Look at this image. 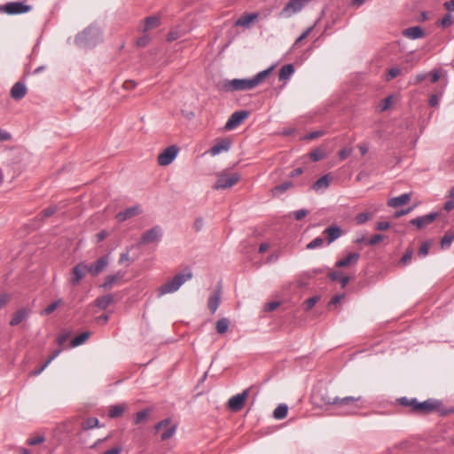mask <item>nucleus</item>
Returning <instances> with one entry per match:
<instances>
[{
  "label": "nucleus",
  "instance_id": "obj_49",
  "mask_svg": "<svg viewBox=\"0 0 454 454\" xmlns=\"http://www.w3.org/2000/svg\"><path fill=\"white\" fill-rule=\"evenodd\" d=\"M175 432H176V426L170 427L169 428H168L165 432H163L161 434V436H160L161 440L165 441V440L171 438L174 435Z\"/></svg>",
  "mask_w": 454,
  "mask_h": 454
},
{
  "label": "nucleus",
  "instance_id": "obj_61",
  "mask_svg": "<svg viewBox=\"0 0 454 454\" xmlns=\"http://www.w3.org/2000/svg\"><path fill=\"white\" fill-rule=\"evenodd\" d=\"M169 423H170L169 419H163L155 425L154 429L156 432H158L162 427H167Z\"/></svg>",
  "mask_w": 454,
  "mask_h": 454
},
{
  "label": "nucleus",
  "instance_id": "obj_51",
  "mask_svg": "<svg viewBox=\"0 0 454 454\" xmlns=\"http://www.w3.org/2000/svg\"><path fill=\"white\" fill-rule=\"evenodd\" d=\"M313 27H308L294 42V47L297 46L303 39H305L313 30Z\"/></svg>",
  "mask_w": 454,
  "mask_h": 454
},
{
  "label": "nucleus",
  "instance_id": "obj_29",
  "mask_svg": "<svg viewBox=\"0 0 454 454\" xmlns=\"http://www.w3.org/2000/svg\"><path fill=\"white\" fill-rule=\"evenodd\" d=\"M114 301L113 294H106L96 300V305L101 309H106Z\"/></svg>",
  "mask_w": 454,
  "mask_h": 454
},
{
  "label": "nucleus",
  "instance_id": "obj_37",
  "mask_svg": "<svg viewBox=\"0 0 454 454\" xmlns=\"http://www.w3.org/2000/svg\"><path fill=\"white\" fill-rule=\"evenodd\" d=\"M99 427V421L97 418L91 417L85 419L82 424L83 430H90Z\"/></svg>",
  "mask_w": 454,
  "mask_h": 454
},
{
  "label": "nucleus",
  "instance_id": "obj_6",
  "mask_svg": "<svg viewBox=\"0 0 454 454\" xmlns=\"http://www.w3.org/2000/svg\"><path fill=\"white\" fill-rule=\"evenodd\" d=\"M361 400V396H346V397H333L329 399L328 403H333L338 408H346L348 413L353 411V409L359 408L356 404Z\"/></svg>",
  "mask_w": 454,
  "mask_h": 454
},
{
  "label": "nucleus",
  "instance_id": "obj_13",
  "mask_svg": "<svg viewBox=\"0 0 454 454\" xmlns=\"http://www.w3.org/2000/svg\"><path fill=\"white\" fill-rule=\"evenodd\" d=\"M438 215L439 214L437 212H432L411 220L410 223L420 230L431 224L438 217Z\"/></svg>",
  "mask_w": 454,
  "mask_h": 454
},
{
  "label": "nucleus",
  "instance_id": "obj_60",
  "mask_svg": "<svg viewBox=\"0 0 454 454\" xmlns=\"http://www.w3.org/2000/svg\"><path fill=\"white\" fill-rule=\"evenodd\" d=\"M342 295H335L333 296L328 303V308L331 309L333 306H337L342 299Z\"/></svg>",
  "mask_w": 454,
  "mask_h": 454
},
{
  "label": "nucleus",
  "instance_id": "obj_1",
  "mask_svg": "<svg viewBox=\"0 0 454 454\" xmlns=\"http://www.w3.org/2000/svg\"><path fill=\"white\" fill-rule=\"evenodd\" d=\"M274 67H270L259 72L253 78L226 80L222 84V90L224 92H234L250 90L260 85L270 74Z\"/></svg>",
  "mask_w": 454,
  "mask_h": 454
},
{
  "label": "nucleus",
  "instance_id": "obj_36",
  "mask_svg": "<svg viewBox=\"0 0 454 454\" xmlns=\"http://www.w3.org/2000/svg\"><path fill=\"white\" fill-rule=\"evenodd\" d=\"M63 304V301L61 299H59L52 303L49 304L43 310H42L41 315L42 316H48L51 314L53 311H55L59 306Z\"/></svg>",
  "mask_w": 454,
  "mask_h": 454
},
{
  "label": "nucleus",
  "instance_id": "obj_19",
  "mask_svg": "<svg viewBox=\"0 0 454 454\" xmlns=\"http://www.w3.org/2000/svg\"><path fill=\"white\" fill-rule=\"evenodd\" d=\"M331 180L330 175L325 174L313 184L312 189L317 193L324 192L330 186Z\"/></svg>",
  "mask_w": 454,
  "mask_h": 454
},
{
  "label": "nucleus",
  "instance_id": "obj_46",
  "mask_svg": "<svg viewBox=\"0 0 454 454\" xmlns=\"http://www.w3.org/2000/svg\"><path fill=\"white\" fill-rule=\"evenodd\" d=\"M150 41L151 37L144 33V35L137 40V45L138 47H145L150 43Z\"/></svg>",
  "mask_w": 454,
  "mask_h": 454
},
{
  "label": "nucleus",
  "instance_id": "obj_63",
  "mask_svg": "<svg viewBox=\"0 0 454 454\" xmlns=\"http://www.w3.org/2000/svg\"><path fill=\"white\" fill-rule=\"evenodd\" d=\"M427 74H419L414 77V80L412 82L413 84H419L421 82H423L427 78Z\"/></svg>",
  "mask_w": 454,
  "mask_h": 454
},
{
  "label": "nucleus",
  "instance_id": "obj_9",
  "mask_svg": "<svg viewBox=\"0 0 454 454\" xmlns=\"http://www.w3.org/2000/svg\"><path fill=\"white\" fill-rule=\"evenodd\" d=\"M31 9L30 5L25 4L22 2H12L3 6V12L10 15L26 13Z\"/></svg>",
  "mask_w": 454,
  "mask_h": 454
},
{
  "label": "nucleus",
  "instance_id": "obj_12",
  "mask_svg": "<svg viewBox=\"0 0 454 454\" xmlns=\"http://www.w3.org/2000/svg\"><path fill=\"white\" fill-rule=\"evenodd\" d=\"M440 404V402L434 399H428L424 402H418L416 399V403L414 405L413 411L421 413H429L434 411Z\"/></svg>",
  "mask_w": 454,
  "mask_h": 454
},
{
  "label": "nucleus",
  "instance_id": "obj_22",
  "mask_svg": "<svg viewBox=\"0 0 454 454\" xmlns=\"http://www.w3.org/2000/svg\"><path fill=\"white\" fill-rule=\"evenodd\" d=\"M30 314V309L26 308H21L18 309L12 316L10 325L12 326L18 325L22 321L26 320Z\"/></svg>",
  "mask_w": 454,
  "mask_h": 454
},
{
  "label": "nucleus",
  "instance_id": "obj_28",
  "mask_svg": "<svg viewBox=\"0 0 454 454\" xmlns=\"http://www.w3.org/2000/svg\"><path fill=\"white\" fill-rule=\"evenodd\" d=\"M221 300V292L220 290L215 291L208 298V309L212 313H215L219 307Z\"/></svg>",
  "mask_w": 454,
  "mask_h": 454
},
{
  "label": "nucleus",
  "instance_id": "obj_45",
  "mask_svg": "<svg viewBox=\"0 0 454 454\" xmlns=\"http://www.w3.org/2000/svg\"><path fill=\"white\" fill-rule=\"evenodd\" d=\"M401 73L402 70L399 67H392L388 70L386 79L387 81H390L398 76Z\"/></svg>",
  "mask_w": 454,
  "mask_h": 454
},
{
  "label": "nucleus",
  "instance_id": "obj_24",
  "mask_svg": "<svg viewBox=\"0 0 454 454\" xmlns=\"http://www.w3.org/2000/svg\"><path fill=\"white\" fill-rule=\"evenodd\" d=\"M403 35L409 39L415 40L424 37L425 33L420 27L415 26L404 29Z\"/></svg>",
  "mask_w": 454,
  "mask_h": 454
},
{
  "label": "nucleus",
  "instance_id": "obj_25",
  "mask_svg": "<svg viewBox=\"0 0 454 454\" xmlns=\"http://www.w3.org/2000/svg\"><path fill=\"white\" fill-rule=\"evenodd\" d=\"M257 18L258 14L256 12L244 14L235 21V26L244 27H249V25Z\"/></svg>",
  "mask_w": 454,
  "mask_h": 454
},
{
  "label": "nucleus",
  "instance_id": "obj_5",
  "mask_svg": "<svg viewBox=\"0 0 454 454\" xmlns=\"http://www.w3.org/2000/svg\"><path fill=\"white\" fill-rule=\"evenodd\" d=\"M162 234L161 227L155 225L142 234L140 240L137 242V246L158 243L160 241Z\"/></svg>",
  "mask_w": 454,
  "mask_h": 454
},
{
  "label": "nucleus",
  "instance_id": "obj_53",
  "mask_svg": "<svg viewBox=\"0 0 454 454\" xmlns=\"http://www.w3.org/2000/svg\"><path fill=\"white\" fill-rule=\"evenodd\" d=\"M385 239V236L382 235V234H376L374 236H372L369 240H368V244L370 246H375L377 245L378 243L381 242L383 239Z\"/></svg>",
  "mask_w": 454,
  "mask_h": 454
},
{
  "label": "nucleus",
  "instance_id": "obj_39",
  "mask_svg": "<svg viewBox=\"0 0 454 454\" xmlns=\"http://www.w3.org/2000/svg\"><path fill=\"white\" fill-rule=\"evenodd\" d=\"M149 414H150V411L149 410H143L141 411H138L135 415L134 423L136 425H138V424L144 422L145 420L147 419Z\"/></svg>",
  "mask_w": 454,
  "mask_h": 454
},
{
  "label": "nucleus",
  "instance_id": "obj_23",
  "mask_svg": "<svg viewBox=\"0 0 454 454\" xmlns=\"http://www.w3.org/2000/svg\"><path fill=\"white\" fill-rule=\"evenodd\" d=\"M360 258V254L358 253H349L345 258L339 260L336 262V267L345 268L351 264H356Z\"/></svg>",
  "mask_w": 454,
  "mask_h": 454
},
{
  "label": "nucleus",
  "instance_id": "obj_62",
  "mask_svg": "<svg viewBox=\"0 0 454 454\" xmlns=\"http://www.w3.org/2000/svg\"><path fill=\"white\" fill-rule=\"evenodd\" d=\"M122 448L121 446H115L112 449L104 451L102 454H120Z\"/></svg>",
  "mask_w": 454,
  "mask_h": 454
},
{
  "label": "nucleus",
  "instance_id": "obj_33",
  "mask_svg": "<svg viewBox=\"0 0 454 454\" xmlns=\"http://www.w3.org/2000/svg\"><path fill=\"white\" fill-rule=\"evenodd\" d=\"M90 336V332L82 333L81 334L77 335L71 340V346L74 348L83 344L89 339Z\"/></svg>",
  "mask_w": 454,
  "mask_h": 454
},
{
  "label": "nucleus",
  "instance_id": "obj_42",
  "mask_svg": "<svg viewBox=\"0 0 454 454\" xmlns=\"http://www.w3.org/2000/svg\"><path fill=\"white\" fill-rule=\"evenodd\" d=\"M438 23L442 27H450L453 23V19H452V15L450 14V13H447L445 14L442 20H440L438 21Z\"/></svg>",
  "mask_w": 454,
  "mask_h": 454
},
{
  "label": "nucleus",
  "instance_id": "obj_57",
  "mask_svg": "<svg viewBox=\"0 0 454 454\" xmlns=\"http://www.w3.org/2000/svg\"><path fill=\"white\" fill-rule=\"evenodd\" d=\"M307 215H308V210H306V209H300V210L294 212V216L298 221L304 218Z\"/></svg>",
  "mask_w": 454,
  "mask_h": 454
},
{
  "label": "nucleus",
  "instance_id": "obj_34",
  "mask_svg": "<svg viewBox=\"0 0 454 454\" xmlns=\"http://www.w3.org/2000/svg\"><path fill=\"white\" fill-rule=\"evenodd\" d=\"M288 407L286 404H279L273 411V417L276 419H283L286 417Z\"/></svg>",
  "mask_w": 454,
  "mask_h": 454
},
{
  "label": "nucleus",
  "instance_id": "obj_16",
  "mask_svg": "<svg viewBox=\"0 0 454 454\" xmlns=\"http://www.w3.org/2000/svg\"><path fill=\"white\" fill-rule=\"evenodd\" d=\"M109 263V256L104 255L98 259L94 263L91 265H88L89 273H90L92 276H98L99 273H101L108 265Z\"/></svg>",
  "mask_w": 454,
  "mask_h": 454
},
{
  "label": "nucleus",
  "instance_id": "obj_64",
  "mask_svg": "<svg viewBox=\"0 0 454 454\" xmlns=\"http://www.w3.org/2000/svg\"><path fill=\"white\" fill-rule=\"evenodd\" d=\"M443 7L448 12H454V0L447 1L443 4Z\"/></svg>",
  "mask_w": 454,
  "mask_h": 454
},
{
  "label": "nucleus",
  "instance_id": "obj_35",
  "mask_svg": "<svg viewBox=\"0 0 454 454\" xmlns=\"http://www.w3.org/2000/svg\"><path fill=\"white\" fill-rule=\"evenodd\" d=\"M454 240V231H448L441 240V247L442 248H448Z\"/></svg>",
  "mask_w": 454,
  "mask_h": 454
},
{
  "label": "nucleus",
  "instance_id": "obj_56",
  "mask_svg": "<svg viewBox=\"0 0 454 454\" xmlns=\"http://www.w3.org/2000/svg\"><path fill=\"white\" fill-rule=\"evenodd\" d=\"M352 153V148H344L339 152L340 160H343Z\"/></svg>",
  "mask_w": 454,
  "mask_h": 454
},
{
  "label": "nucleus",
  "instance_id": "obj_59",
  "mask_svg": "<svg viewBox=\"0 0 454 454\" xmlns=\"http://www.w3.org/2000/svg\"><path fill=\"white\" fill-rule=\"evenodd\" d=\"M11 138L12 135L8 131L0 129V142L9 141Z\"/></svg>",
  "mask_w": 454,
  "mask_h": 454
},
{
  "label": "nucleus",
  "instance_id": "obj_38",
  "mask_svg": "<svg viewBox=\"0 0 454 454\" xmlns=\"http://www.w3.org/2000/svg\"><path fill=\"white\" fill-rule=\"evenodd\" d=\"M229 325H230V321L228 318L223 317V318L219 319L216 322V326H215L216 332L220 334L225 333L228 330Z\"/></svg>",
  "mask_w": 454,
  "mask_h": 454
},
{
  "label": "nucleus",
  "instance_id": "obj_20",
  "mask_svg": "<svg viewBox=\"0 0 454 454\" xmlns=\"http://www.w3.org/2000/svg\"><path fill=\"white\" fill-rule=\"evenodd\" d=\"M323 233L326 236L327 243L331 244L341 236L342 230L337 225H331Z\"/></svg>",
  "mask_w": 454,
  "mask_h": 454
},
{
  "label": "nucleus",
  "instance_id": "obj_47",
  "mask_svg": "<svg viewBox=\"0 0 454 454\" xmlns=\"http://www.w3.org/2000/svg\"><path fill=\"white\" fill-rule=\"evenodd\" d=\"M324 244V239L320 237L314 239L311 242L307 245L308 249H315L321 247Z\"/></svg>",
  "mask_w": 454,
  "mask_h": 454
},
{
  "label": "nucleus",
  "instance_id": "obj_32",
  "mask_svg": "<svg viewBox=\"0 0 454 454\" xmlns=\"http://www.w3.org/2000/svg\"><path fill=\"white\" fill-rule=\"evenodd\" d=\"M292 186H293V182L286 181V182L282 183L281 184L275 186L272 189V193L274 196L280 195V194L286 192Z\"/></svg>",
  "mask_w": 454,
  "mask_h": 454
},
{
  "label": "nucleus",
  "instance_id": "obj_2",
  "mask_svg": "<svg viewBox=\"0 0 454 454\" xmlns=\"http://www.w3.org/2000/svg\"><path fill=\"white\" fill-rule=\"evenodd\" d=\"M192 271L185 268L182 272L177 273L173 278L167 281L158 288V295L163 296L176 292L182 285L192 278Z\"/></svg>",
  "mask_w": 454,
  "mask_h": 454
},
{
  "label": "nucleus",
  "instance_id": "obj_11",
  "mask_svg": "<svg viewBox=\"0 0 454 454\" xmlns=\"http://www.w3.org/2000/svg\"><path fill=\"white\" fill-rule=\"evenodd\" d=\"M247 116V111L234 112L226 121L224 129L226 130H232L236 129Z\"/></svg>",
  "mask_w": 454,
  "mask_h": 454
},
{
  "label": "nucleus",
  "instance_id": "obj_14",
  "mask_svg": "<svg viewBox=\"0 0 454 454\" xmlns=\"http://www.w3.org/2000/svg\"><path fill=\"white\" fill-rule=\"evenodd\" d=\"M310 0H291L287 3V4L284 7L283 12L286 16H291L300 11H301L304 6L309 4Z\"/></svg>",
  "mask_w": 454,
  "mask_h": 454
},
{
  "label": "nucleus",
  "instance_id": "obj_41",
  "mask_svg": "<svg viewBox=\"0 0 454 454\" xmlns=\"http://www.w3.org/2000/svg\"><path fill=\"white\" fill-rule=\"evenodd\" d=\"M397 402L403 406L411 407V410L413 411L414 405L416 403V398L409 399L407 397H401L397 400Z\"/></svg>",
  "mask_w": 454,
  "mask_h": 454
},
{
  "label": "nucleus",
  "instance_id": "obj_48",
  "mask_svg": "<svg viewBox=\"0 0 454 454\" xmlns=\"http://www.w3.org/2000/svg\"><path fill=\"white\" fill-rule=\"evenodd\" d=\"M57 211V207L55 206L48 207L47 208L43 209L41 213L43 218H48L51 215H53Z\"/></svg>",
  "mask_w": 454,
  "mask_h": 454
},
{
  "label": "nucleus",
  "instance_id": "obj_18",
  "mask_svg": "<svg viewBox=\"0 0 454 454\" xmlns=\"http://www.w3.org/2000/svg\"><path fill=\"white\" fill-rule=\"evenodd\" d=\"M123 277L124 273L121 270L114 274L108 275L106 277L104 283L100 285V287L104 290H110L114 285L121 281Z\"/></svg>",
  "mask_w": 454,
  "mask_h": 454
},
{
  "label": "nucleus",
  "instance_id": "obj_3",
  "mask_svg": "<svg viewBox=\"0 0 454 454\" xmlns=\"http://www.w3.org/2000/svg\"><path fill=\"white\" fill-rule=\"evenodd\" d=\"M102 33L96 26H90L75 37V43L83 48L95 46L101 40Z\"/></svg>",
  "mask_w": 454,
  "mask_h": 454
},
{
  "label": "nucleus",
  "instance_id": "obj_17",
  "mask_svg": "<svg viewBox=\"0 0 454 454\" xmlns=\"http://www.w3.org/2000/svg\"><path fill=\"white\" fill-rule=\"evenodd\" d=\"M142 213L141 207L139 205L132 206L130 207L126 208L123 211L119 212L115 218L118 222L121 223L129 218L137 216Z\"/></svg>",
  "mask_w": 454,
  "mask_h": 454
},
{
  "label": "nucleus",
  "instance_id": "obj_43",
  "mask_svg": "<svg viewBox=\"0 0 454 454\" xmlns=\"http://www.w3.org/2000/svg\"><path fill=\"white\" fill-rule=\"evenodd\" d=\"M371 217H372V214H370L368 212H363V213L358 214L356 216V222L358 224H363V223H366Z\"/></svg>",
  "mask_w": 454,
  "mask_h": 454
},
{
  "label": "nucleus",
  "instance_id": "obj_15",
  "mask_svg": "<svg viewBox=\"0 0 454 454\" xmlns=\"http://www.w3.org/2000/svg\"><path fill=\"white\" fill-rule=\"evenodd\" d=\"M27 93V88L23 82H15L10 90V96L13 100L20 101L25 98Z\"/></svg>",
  "mask_w": 454,
  "mask_h": 454
},
{
  "label": "nucleus",
  "instance_id": "obj_31",
  "mask_svg": "<svg viewBox=\"0 0 454 454\" xmlns=\"http://www.w3.org/2000/svg\"><path fill=\"white\" fill-rule=\"evenodd\" d=\"M125 410H126L125 404L113 405L109 409L108 415L110 418H113V419L118 418V417H121L124 413Z\"/></svg>",
  "mask_w": 454,
  "mask_h": 454
},
{
  "label": "nucleus",
  "instance_id": "obj_21",
  "mask_svg": "<svg viewBox=\"0 0 454 454\" xmlns=\"http://www.w3.org/2000/svg\"><path fill=\"white\" fill-rule=\"evenodd\" d=\"M231 142L229 138L222 139L217 142L213 147L210 149V154L212 156H215L223 152H227L231 148Z\"/></svg>",
  "mask_w": 454,
  "mask_h": 454
},
{
  "label": "nucleus",
  "instance_id": "obj_55",
  "mask_svg": "<svg viewBox=\"0 0 454 454\" xmlns=\"http://www.w3.org/2000/svg\"><path fill=\"white\" fill-rule=\"evenodd\" d=\"M411 257H412V251L411 250L406 251L405 254L402 256V258L400 260V263H402L403 265L407 264L411 260Z\"/></svg>",
  "mask_w": 454,
  "mask_h": 454
},
{
  "label": "nucleus",
  "instance_id": "obj_58",
  "mask_svg": "<svg viewBox=\"0 0 454 454\" xmlns=\"http://www.w3.org/2000/svg\"><path fill=\"white\" fill-rule=\"evenodd\" d=\"M428 251H429V245L427 242H425L419 247V254L421 256H426V255H427Z\"/></svg>",
  "mask_w": 454,
  "mask_h": 454
},
{
  "label": "nucleus",
  "instance_id": "obj_27",
  "mask_svg": "<svg viewBox=\"0 0 454 454\" xmlns=\"http://www.w3.org/2000/svg\"><path fill=\"white\" fill-rule=\"evenodd\" d=\"M145 25L143 28V32L146 33L149 30L154 29L160 25V16H149L145 19Z\"/></svg>",
  "mask_w": 454,
  "mask_h": 454
},
{
  "label": "nucleus",
  "instance_id": "obj_40",
  "mask_svg": "<svg viewBox=\"0 0 454 454\" xmlns=\"http://www.w3.org/2000/svg\"><path fill=\"white\" fill-rule=\"evenodd\" d=\"M325 157V153L319 148H317L310 152L309 158L313 161H318Z\"/></svg>",
  "mask_w": 454,
  "mask_h": 454
},
{
  "label": "nucleus",
  "instance_id": "obj_52",
  "mask_svg": "<svg viewBox=\"0 0 454 454\" xmlns=\"http://www.w3.org/2000/svg\"><path fill=\"white\" fill-rule=\"evenodd\" d=\"M392 105V97L391 96H388L381 103V105L380 106V110L381 112H384L386 110H387Z\"/></svg>",
  "mask_w": 454,
  "mask_h": 454
},
{
  "label": "nucleus",
  "instance_id": "obj_44",
  "mask_svg": "<svg viewBox=\"0 0 454 454\" xmlns=\"http://www.w3.org/2000/svg\"><path fill=\"white\" fill-rule=\"evenodd\" d=\"M318 301H319V296H317V295H315V296H312V297L307 299L304 302L305 309L310 310Z\"/></svg>",
  "mask_w": 454,
  "mask_h": 454
},
{
  "label": "nucleus",
  "instance_id": "obj_10",
  "mask_svg": "<svg viewBox=\"0 0 454 454\" xmlns=\"http://www.w3.org/2000/svg\"><path fill=\"white\" fill-rule=\"evenodd\" d=\"M88 272V265L85 262L78 263L72 270V276L69 279L70 283L73 286H77Z\"/></svg>",
  "mask_w": 454,
  "mask_h": 454
},
{
  "label": "nucleus",
  "instance_id": "obj_7",
  "mask_svg": "<svg viewBox=\"0 0 454 454\" xmlns=\"http://www.w3.org/2000/svg\"><path fill=\"white\" fill-rule=\"evenodd\" d=\"M249 391L250 388H247L243 392L231 396L227 403L228 409L234 412L239 411L249 395Z\"/></svg>",
  "mask_w": 454,
  "mask_h": 454
},
{
  "label": "nucleus",
  "instance_id": "obj_26",
  "mask_svg": "<svg viewBox=\"0 0 454 454\" xmlns=\"http://www.w3.org/2000/svg\"><path fill=\"white\" fill-rule=\"evenodd\" d=\"M410 200H411V194L403 193L400 196L391 198L387 201V206H389L391 207H398L407 204L410 201Z\"/></svg>",
  "mask_w": 454,
  "mask_h": 454
},
{
  "label": "nucleus",
  "instance_id": "obj_4",
  "mask_svg": "<svg viewBox=\"0 0 454 454\" xmlns=\"http://www.w3.org/2000/svg\"><path fill=\"white\" fill-rule=\"evenodd\" d=\"M240 179L238 173H231L228 170H223L216 173V181L213 185L215 190L228 189L234 186Z\"/></svg>",
  "mask_w": 454,
  "mask_h": 454
},
{
  "label": "nucleus",
  "instance_id": "obj_8",
  "mask_svg": "<svg viewBox=\"0 0 454 454\" xmlns=\"http://www.w3.org/2000/svg\"><path fill=\"white\" fill-rule=\"evenodd\" d=\"M179 149L176 145L167 147L158 155V164L160 166L169 165L176 158Z\"/></svg>",
  "mask_w": 454,
  "mask_h": 454
},
{
  "label": "nucleus",
  "instance_id": "obj_54",
  "mask_svg": "<svg viewBox=\"0 0 454 454\" xmlns=\"http://www.w3.org/2000/svg\"><path fill=\"white\" fill-rule=\"evenodd\" d=\"M280 305V302L279 301H270V302H268L265 304L264 306V311H273L275 310L277 308H278Z\"/></svg>",
  "mask_w": 454,
  "mask_h": 454
},
{
  "label": "nucleus",
  "instance_id": "obj_50",
  "mask_svg": "<svg viewBox=\"0 0 454 454\" xmlns=\"http://www.w3.org/2000/svg\"><path fill=\"white\" fill-rule=\"evenodd\" d=\"M44 441H45V437L44 436L38 435L36 437H33V438L27 439V443L28 445L34 446V445H37V444L43 443Z\"/></svg>",
  "mask_w": 454,
  "mask_h": 454
},
{
  "label": "nucleus",
  "instance_id": "obj_30",
  "mask_svg": "<svg viewBox=\"0 0 454 454\" xmlns=\"http://www.w3.org/2000/svg\"><path fill=\"white\" fill-rule=\"evenodd\" d=\"M294 73V66L292 64H286L279 70V80H287Z\"/></svg>",
  "mask_w": 454,
  "mask_h": 454
}]
</instances>
